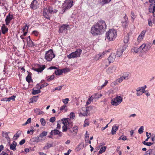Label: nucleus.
Here are the masks:
<instances>
[{"label":"nucleus","instance_id":"nucleus-1","mask_svg":"<svg viewBox=\"0 0 155 155\" xmlns=\"http://www.w3.org/2000/svg\"><path fill=\"white\" fill-rule=\"evenodd\" d=\"M106 27L105 21L101 20L92 26L91 32L94 36L100 35L104 32Z\"/></svg>","mask_w":155,"mask_h":155},{"label":"nucleus","instance_id":"nucleus-2","mask_svg":"<svg viewBox=\"0 0 155 155\" xmlns=\"http://www.w3.org/2000/svg\"><path fill=\"white\" fill-rule=\"evenodd\" d=\"M61 120L62 123L64 124L62 127L63 132L66 131L68 128L71 127L73 126L71 119L69 118H63Z\"/></svg>","mask_w":155,"mask_h":155},{"label":"nucleus","instance_id":"nucleus-3","mask_svg":"<svg viewBox=\"0 0 155 155\" xmlns=\"http://www.w3.org/2000/svg\"><path fill=\"white\" fill-rule=\"evenodd\" d=\"M117 36V32L114 29H109L106 34V38L110 41H113Z\"/></svg>","mask_w":155,"mask_h":155},{"label":"nucleus","instance_id":"nucleus-4","mask_svg":"<svg viewBox=\"0 0 155 155\" xmlns=\"http://www.w3.org/2000/svg\"><path fill=\"white\" fill-rule=\"evenodd\" d=\"M122 101V97L117 95L115 98L112 100L111 103L114 106H117L120 104Z\"/></svg>","mask_w":155,"mask_h":155},{"label":"nucleus","instance_id":"nucleus-5","mask_svg":"<svg viewBox=\"0 0 155 155\" xmlns=\"http://www.w3.org/2000/svg\"><path fill=\"white\" fill-rule=\"evenodd\" d=\"M82 52V50L78 49L74 52H73L67 55V57L68 59L74 58L78 57H80Z\"/></svg>","mask_w":155,"mask_h":155},{"label":"nucleus","instance_id":"nucleus-6","mask_svg":"<svg viewBox=\"0 0 155 155\" xmlns=\"http://www.w3.org/2000/svg\"><path fill=\"white\" fill-rule=\"evenodd\" d=\"M55 57V55L54 54L52 49H50L48 51L46 52L45 58L47 61H50Z\"/></svg>","mask_w":155,"mask_h":155},{"label":"nucleus","instance_id":"nucleus-7","mask_svg":"<svg viewBox=\"0 0 155 155\" xmlns=\"http://www.w3.org/2000/svg\"><path fill=\"white\" fill-rule=\"evenodd\" d=\"M73 2L71 0H66L63 4V6L64 11L67 9L70 8L73 5Z\"/></svg>","mask_w":155,"mask_h":155},{"label":"nucleus","instance_id":"nucleus-8","mask_svg":"<svg viewBox=\"0 0 155 155\" xmlns=\"http://www.w3.org/2000/svg\"><path fill=\"white\" fill-rule=\"evenodd\" d=\"M140 47V49L141 52L143 53L146 52L149 50L151 46L149 44L147 45L145 43H143Z\"/></svg>","mask_w":155,"mask_h":155},{"label":"nucleus","instance_id":"nucleus-9","mask_svg":"<svg viewBox=\"0 0 155 155\" xmlns=\"http://www.w3.org/2000/svg\"><path fill=\"white\" fill-rule=\"evenodd\" d=\"M128 74H127V76H122L117 79L115 81H114L113 84H114V85H116L118 84L119 83L122 82L124 79H128Z\"/></svg>","mask_w":155,"mask_h":155},{"label":"nucleus","instance_id":"nucleus-10","mask_svg":"<svg viewBox=\"0 0 155 155\" xmlns=\"http://www.w3.org/2000/svg\"><path fill=\"white\" fill-rule=\"evenodd\" d=\"M45 65L37 64L35 67L32 68L33 70L38 72H41L45 68Z\"/></svg>","mask_w":155,"mask_h":155},{"label":"nucleus","instance_id":"nucleus-11","mask_svg":"<svg viewBox=\"0 0 155 155\" xmlns=\"http://www.w3.org/2000/svg\"><path fill=\"white\" fill-rule=\"evenodd\" d=\"M90 108L91 109V107H83L82 108V110L84 111L83 112H81L79 114V116H87L88 115V111H89V108Z\"/></svg>","mask_w":155,"mask_h":155},{"label":"nucleus","instance_id":"nucleus-12","mask_svg":"<svg viewBox=\"0 0 155 155\" xmlns=\"http://www.w3.org/2000/svg\"><path fill=\"white\" fill-rule=\"evenodd\" d=\"M116 69V66L115 65H113L109 67L107 70L106 71L107 74H111L115 72Z\"/></svg>","mask_w":155,"mask_h":155},{"label":"nucleus","instance_id":"nucleus-13","mask_svg":"<svg viewBox=\"0 0 155 155\" xmlns=\"http://www.w3.org/2000/svg\"><path fill=\"white\" fill-rule=\"evenodd\" d=\"M69 26V25H68L64 24L61 25L59 27V33H61L65 32L67 30V28H68Z\"/></svg>","mask_w":155,"mask_h":155},{"label":"nucleus","instance_id":"nucleus-14","mask_svg":"<svg viewBox=\"0 0 155 155\" xmlns=\"http://www.w3.org/2000/svg\"><path fill=\"white\" fill-rule=\"evenodd\" d=\"M116 55L114 53H112L107 58L109 63L110 64L114 61L116 58Z\"/></svg>","mask_w":155,"mask_h":155},{"label":"nucleus","instance_id":"nucleus-15","mask_svg":"<svg viewBox=\"0 0 155 155\" xmlns=\"http://www.w3.org/2000/svg\"><path fill=\"white\" fill-rule=\"evenodd\" d=\"M126 49L125 46L121 47L118 49L117 51V57H120L121 56L124 51Z\"/></svg>","mask_w":155,"mask_h":155},{"label":"nucleus","instance_id":"nucleus-16","mask_svg":"<svg viewBox=\"0 0 155 155\" xmlns=\"http://www.w3.org/2000/svg\"><path fill=\"white\" fill-rule=\"evenodd\" d=\"M38 7V4L36 0H34L31 2L30 7L34 9H37Z\"/></svg>","mask_w":155,"mask_h":155},{"label":"nucleus","instance_id":"nucleus-17","mask_svg":"<svg viewBox=\"0 0 155 155\" xmlns=\"http://www.w3.org/2000/svg\"><path fill=\"white\" fill-rule=\"evenodd\" d=\"M146 32V31L145 30H143L141 32L137 38V41L138 42H140L143 39L145 35Z\"/></svg>","mask_w":155,"mask_h":155},{"label":"nucleus","instance_id":"nucleus-18","mask_svg":"<svg viewBox=\"0 0 155 155\" xmlns=\"http://www.w3.org/2000/svg\"><path fill=\"white\" fill-rule=\"evenodd\" d=\"M13 17V16L9 14L6 17V19H5V21L6 22V25H9L11 21L12 20Z\"/></svg>","mask_w":155,"mask_h":155},{"label":"nucleus","instance_id":"nucleus-19","mask_svg":"<svg viewBox=\"0 0 155 155\" xmlns=\"http://www.w3.org/2000/svg\"><path fill=\"white\" fill-rule=\"evenodd\" d=\"M149 10L150 12L153 13V16L155 17V4H151L149 8Z\"/></svg>","mask_w":155,"mask_h":155},{"label":"nucleus","instance_id":"nucleus-20","mask_svg":"<svg viewBox=\"0 0 155 155\" xmlns=\"http://www.w3.org/2000/svg\"><path fill=\"white\" fill-rule=\"evenodd\" d=\"M25 40H26L28 45L29 47H34L35 45L33 42L31 40L30 36L27 37V38L25 39Z\"/></svg>","mask_w":155,"mask_h":155},{"label":"nucleus","instance_id":"nucleus-21","mask_svg":"<svg viewBox=\"0 0 155 155\" xmlns=\"http://www.w3.org/2000/svg\"><path fill=\"white\" fill-rule=\"evenodd\" d=\"M124 20L122 21V25L124 27H127L128 25V21L127 17L125 14L124 17Z\"/></svg>","mask_w":155,"mask_h":155},{"label":"nucleus","instance_id":"nucleus-22","mask_svg":"<svg viewBox=\"0 0 155 155\" xmlns=\"http://www.w3.org/2000/svg\"><path fill=\"white\" fill-rule=\"evenodd\" d=\"M61 133V132L58 129H55L51 131L50 133V134L52 135H55L57 134L59 135L60 137H61L62 136V134H60V133Z\"/></svg>","mask_w":155,"mask_h":155},{"label":"nucleus","instance_id":"nucleus-23","mask_svg":"<svg viewBox=\"0 0 155 155\" xmlns=\"http://www.w3.org/2000/svg\"><path fill=\"white\" fill-rule=\"evenodd\" d=\"M2 33L3 34H5L8 31V28L4 24H3L2 28Z\"/></svg>","mask_w":155,"mask_h":155},{"label":"nucleus","instance_id":"nucleus-24","mask_svg":"<svg viewBox=\"0 0 155 155\" xmlns=\"http://www.w3.org/2000/svg\"><path fill=\"white\" fill-rule=\"evenodd\" d=\"M48 12L51 14H54L56 13L58 10L56 9H54L52 8L49 7L47 9Z\"/></svg>","mask_w":155,"mask_h":155},{"label":"nucleus","instance_id":"nucleus-25","mask_svg":"<svg viewBox=\"0 0 155 155\" xmlns=\"http://www.w3.org/2000/svg\"><path fill=\"white\" fill-rule=\"evenodd\" d=\"M17 145V143L15 141H14L10 145V149L11 150H16V147Z\"/></svg>","mask_w":155,"mask_h":155},{"label":"nucleus","instance_id":"nucleus-26","mask_svg":"<svg viewBox=\"0 0 155 155\" xmlns=\"http://www.w3.org/2000/svg\"><path fill=\"white\" fill-rule=\"evenodd\" d=\"M118 129V127L116 126H113L112 127L111 133L112 135H114L116 134V132Z\"/></svg>","mask_w":155,"mask_h":155},{"label":"nucleus","instance_id":"nucleus-27","mask_svg":"<svg viewBox=\"0 0 155 155\" xmlns=\"http://www.w3.org/2000/svg\"><path fill=\"white\" fill-rule=\"evenodd\" d=\"M34 111L35 113L38 114H42L43 113V112L41 111L39 108L35 109L34 110Z\"/></svg>","mask_w":155,"mask_h":155},{"label":"nucleus","instance_id":"nucleus-28","mask_svg":"<svg viewBox=\"0 0 155 155\" xmlns=\"http://www.w3.org/2000/svg\"><path fill=\"white\" fill-rule=\"evenodd\" d=\"M53 146V144H50L48 143H47L44 147L43 148L44 150H47L50 147Z\"/></svg>","mask_w":155,"mask_h":155},{"label":"nucleus","instance_id":"nucleus-29","mask_svg":"<svg viewBox=\"0 0 155 155\" xmlns=\"http://www.w3.org/2000/svg\"><path fill=\"white\" fill-rule=\"evenodd\" d=\"M67 107V106L65 104H64L60 107V110L61 111H64V112H66L68 110Z\"/></svg>","mask_w":155,"mask_h":155},{"label":"nucleus","instance_id":"nucleus-30","mask_svg":"<svg viewBox=\"0 0 155 155\" xmlns=\"http://www.w3.org/2000/svg\"><path fill=\"white\" fill-rule=\"evenodd\" d=\"M63 72L62 70L58 69L55 71L54 73L55 74L57 75H60Z\"/></svg>","mask_w":155,"mask_h":155},{"label":"nucleus","instance_id":"nucleus-31","mask_svg":"<svg viewBox=\"0 0 155 155\" xmlns=\"http://www.w3.org/2000/svg\"><path fill=\"white\" fill-rule=\"evenodd\" d=\"M132 51L135 52L136 53H137L139 52V51L141 52L140 49V47H139L138 48L136 47H134L132 49Z\"/></svg>","mask_w":155,"mask_h":155},{"label":"nucleus","instance_id":"nucleus-32","mask_svg":"<svg viewBox=\"0 0 155 155\" xmlns=\"http://www.w3.org/2000/svg\"><path fill=\"white\" fill-rule=\"evenodd\" d=\"M106 147L105 146L102 147L98 152L99 154H100L104 152L106 150Z\"/></svg>","mask_w":155,"mask_h":155},{"label":"nucleus","instance_id":"nucleus-33","mask_svg":"<svg viewBox=\"0 0 155 155\" xmlns=\"http://www.w3.org/2000/svg\"><path fill=\"white\" fill-rule=\"evenodd\" d=\"M33 91L32 92V94L33 95H35L38 94L39 93L41 92V91L39 90H35V88H33Z\"/></svg>","mask_w":155,"mask_h":155},{"label":"nucleus","instance_id":"nucleus-34","mask_svg":"<svg viewBox=\"0 0 155 155\" xmlns=\"http://www.w3.org/2000/svg\"><path fill=\"white\" fill-rule=\"evenodd\" d=\"M54 78V75H52L51 76H48L46 77V78L47 79V80L48 81H51L53 80Z\"/></svg>","mask_w":155,"mask_h":155},{"label":"nucleus","instance_id":"nucleus-35","mask_svg":"<svg viewBox=\"0 0 155 155\" xmlns=\"http://www.w3.org/2000/svg\"><path fill=\"white\" fill-rule=\"evenodd\" d=\"M131 17L132 19V21L134 22V19L136 18V15L134 12L132 11L131 12Z\"/></svg>","mask_w":155,"mask_h":155},{"label":"nucleus","instance_id":"nucleus-36","mask_svg":"<svg viewBox=\"0 0 155 155\" xmlns=\"http://www.w3.org/2000/svg\"><path fill=\"white\" fill-rule=\"evenodd\" d=\"M21 132L20 131H18L14 135V137H15L16 138V139H15V140L17 139V138L19 137L20 135L21 134Z\"/></svg>","mask_w":155,"mask_h":155},{"label":"nucleus","instance_id":"nucleus-37","mask_svg":"<svg viewBox=\"0 0 155 155\" xmlns=\"http://www.w3.org/2000/svg\"><path fill=\"white\" fill-rule=\"evenodd\" d=\"M94 96V97L95 99H98L100 97H101L102 95L101 94H99L98 93L95 94H94L93 95Z\"/></svg>","mask_w":155,"mask_h":155},{"label":"nucleus","instance_id":"nucleus-38","mask_svg":"<svg viewBox=\"0 0 155 155\" xmlns=\"http://www.w3.org/2000/svg\"><path fill=\"white\" fill-rule=\"evenodd\" d=\"M47 132L43 131L40 134L39 137L42 138L43 137L46 136L47 135Z\"/></svg>","mask_w":155,"mask_h":155},{"label":"nucleus","instance_id":"nucleus-39","mask_svg":"<svg viewBox=\"0 0 155 155\" xmlns=\"http://www.w3.org/2000/svg\"><path fill=\"white\" fill-rule=\"evenodd\" d=\"M145 91V90H144V88H142V87H138L137 89L136 90V91H137V92L140 91L142 92L143 93H144Z\"/></svg>","mask_w":155,"mask_h":155},{"label":"nucleus","instance_id":"nucleus-40","mask_svg":"<svg viewBox=\"0 0 155 155\" xmlns=\"http://www.w3.org/2000/svg\"><path fill=\"white\" fill-rule=\"evenodd\" d=\"M28 28V26H27V24H26L23 28V32H24L25 31H27Z\"/></svg>","mask_w":155,"mask_h":155},{"label":"nucleus","instance_id":"nucleus-41","mask_svg":"<svg viewBox=\"0 0 155 155\" xmlns=\"http://www.w3.org/2000/svg\"><path fill=\"white\" fill-rule=\"evenodd\" d=\"M40 121L41 124L43 126H45V125L46 122L44 119L43 118H41V119Z\"/></svg>","mask_w":155,"mask_h":155},{"label":"nucleus","instance_id":"nucleus-42","mask_svg":"<svg viewBox=\"0 0 155 155\" xmlns=\"http://www.w3.org/2000/svg\"><path fill=\"white\" fill-rule=\"evenodd\" d=\"M102 58V54H98L95 55V57L94 58V59L96 60H97L100 58Z\"/></svg>","mask_w":155,"mask_h":155},{"label":"nucleus","instance_id":"nucleus-43","mask_svg":"<svg viewBox=\"0 0 155 155\" xmlns=\"http://www.w3.org/2000/svg\"><path fill=\"white\" fill-rule=\"evenodd\" d=\"M26 81L28 82L29 83H30L31 81V78L30 76L29 75H28L26 78Z\"/></svg>","mask_w":155,"mask_h":155},{"label":"nucleus","instance_id":"nucleus-44","mask_svg":"<svg viewBox=\"0 0 155 155\" xmlns=\"http://www.w3.org/2000/svg\"><path fill=\"white\" fill-rule=\"evenodd\" d=\"M31 118H29L27 120L25 124H23L22 125L23 126L25 125H27L28 124H29V123H31Z\"/></svg>","mask_w":155,"mask_h":155},{"label":"nucleus","instance_id":"nucleus-45","mask_svg":"<svg viewBox=\"0 0 155 155\" xmlns=\"http://www.w3.org/2000/svg\"><path fill=\"white\" fill-rule=\"evenodd\" d=\"M15 96H13L9 97L8 98V101H10L11 100L14 101L15 100Z\"/></svg>","mask_w":155,"mask_h":155},{"label":"nucleus","instance_id":"nucleus-46","mask_svg":"<svg viewBox=\"0 0 155 155\" xmlns=\"http://www.w3.org/2000/svg\"><path fill=\"white\" fill-rule=\"evenodd\" d=\"M143 127L141 126L138 130V133L140 134L142 133L143 132Z\"/></svg>","mask_w":155,"mask_h":155},{"label":"nucleus","instance_id":"nucleus-47","mask_svg":"<svg viewBox=\"0 0 155 155\" xmlns=\"http://www.w3.org/2000/svg\"><path fill=\"white\" fill-rule=\"evenodd\" d=\"M129 41V37L126 36L125 37L124 39V42L125 43H128Z\"/></svg>","mask_w":155,"mask_h":155},{"label":"nucleus","instance_id":"nucleus-48","mask_svg":"<svg viewBox=\"0 0 155 155\" xmlns=\"http://www.w3.org/2000/svg\"><path fill=\"white\" fill-rule=\"evenodd\" d=\"M111 0H102V2L103 4H107L111 1Z\"/></svg>","mask_w":155,"mask_h":155},{"label":"nucleus","instance_id":"nucleus-49","mask_svg":"<svg viewBox=\"0 0 155 155\" xmlns=\"http://www.w3.org/2000/svg\"><path fill=\"white\" fill-rule=\"evenodd\" d=\"M63 102L65 104H67L68 103V101H69V99L68 98H66L65 99H63L62 100Z\"/></svg>","mask_w":155,"mask_h":155},{"label":"nucleus","instance_id":"nucleus-50","mask_svg":"<svg viewBox=\"0 0 155 155\" xmlns=\"http://www.w3.org/2000/svg\"><path fill=\"white\" fill-rule=\"evenodd\" d=\"M108 83V81L107 80H106L105 81L104 83L101 85V89H102Z\"/></svg>","mask_w":155,"mask_h":155},{"label":"nucleus","instance_id":"nucleus-51","mask_svg":"<svg viewBox=\"0 0 155 155\" xmlns=\"http://www.w3.org/2000/svg\"><path fill=\"white\" fill-rule=\"evenodd\" d=\"M89 124L88 121V120H87V119H85L84 121V127H86L88 126Z\"/></svg>","mask_w":155,"mask_h":155},{"label":"nucleus","instance_id":"nucleus-52","mask_svg":"<svg viewBox=\"0 0 155 155\" xmlns=\"http://www.w3.org/2000/svg\"><path fill=\"white\" fill-rule=\"evenodd\" d=\"M84 147V145L82 144H79L77 148L78 149V150H80L82 149L83 147Z\"/></svg>","mask_w":155,"mask_h":155},{"label":"nucleus","instance_id":"nucleus-53","mask_svg":"<svg viewBox=\"0 0 155 155\" xmlns=\"http://www.w3.org/2000/svg\"><path fill=\"white\" fill-rule=\"evenodd\" d=\"M62 87V86H60L57 87L55 88L53 90V91H54L55 90L60 91Z\"/></svg>","mask_w":155,"mask_h":155},{"label":"nucleus","instance_id":"nucleus-54","mask_svg":"<svg viewBox=\"0 0 155 155\" xmlns=\"http://www.w3.org/2000/svg\"><path fill=\"white\" fill-rule=\"evenodd\" d=\"M34 131V130L33 129H32L30 130H28L27 132V133L28 134H31L32 135L33 134Z\"/></svg>","mask_w":155,"mask_h":155},{"label":"nucleus","instance_id":"nucleus-55","mask_svg":"<svg viewBox=\"0 0 155 155\" xmlns=\"http://www.w3.org/2000/svg\"><path fill=\"white\" fill-rule=\"evenodd\" d=\"M55 120V118L54 117H52L49 120V121L51 123L54 122Z\"/></svg>","mask_w":155,"mask_h":155},{"label":"nucleus","instance_id":"nucleus-56","mask_svg":"<svg viewBox=\"0 0 155 155\" xmlns=\"http://www.w3.org/2000/svg\"><path fill=\"white\" fill-rule=\"evenodd\" d=\"M108 51H105L102 52L101 53H100L99 54H102V58L103 57L105 56V54L108 52Z\"/></svg>","mask_w":155,"mask_h":155},{"label":"nucleus","instance_id":"nucleus-57","mask_svg":"<svg viewBox=\"0 0 155 155\" xmlns=\"http://www.w3.org/2000/svg\"><path fill=\"white\" fill-rule=\"evenodd\" d=\"M73 131L75 132V133L77 132L78 127H73Z\"/></svg>","mask_w":155,"mask_h":155},{"label":"nucleus","instance_id":"nucleus-58","mask_svg":"<svg viewBox=\"0 0 155 155\" xmlns=\"http://www.w3.org/2000/svg\"><path fill=\"white\" fill-rule=\"evenodd\" d=\"M74 114L73 112H71L70 114V118L73 119L74 118Z\"/></svg>","mask_w":155,"mask_h":155},{"label":"nucleus","instance_id":"nucleus-59","mask_svg":"<svg viewBox=\"0 0 155 155\" xmlns=\"http://www.w3.org/2000/svg\"><path fill=\"white\" fill-rule=\"evenodd\" d=\"M8 135V133L7 132H2V136L5 137Z\"/></svg>","mask_w":155,"mask_h":155},{"label":"nucleus","instance_id":"nucleus-60","mask_svg":"<svg viewBox=\"0 0 155 155\" xmlns=\"http://www.w3.org/2000/svg\"><path fill=\"white\" fill-rule=\"evenodd\" d=\"M32 34H34L35 35L37 36L38 35L39 33L36 31H34L32 32Z\"/></svg>","mask_w":155,"mask_h":155},{"label":"nucleus","instance_id":"nucleus-61","mask_svg":"<svg viewBox=\"0 0 155 155\" xmlns=\"http://www.w3.org/2000/svg\"><path fill=\"white\" fill-rule=\"evenodd\" d=\"M25 142V139H23L21 140L19 142V144L20 145H22L24 144Z\"/></svg>","mask_w":155,"mask_h":155},{"label":"nucleus","instance_id":"nucleus-62","mask_svg":"<svg viewBox=\"0 0 155 155\" xmlns=\"http://www.w3.org/2000/svg\"><path fill=\"white\" fill-rule=\"evenodd\" d=\"M94 98H95L94 97V96H93V95L91 97H90L88 99H89L91 101V102H92L94 99Z\"/></svg>","mask_w":155,"mask_h":155},{"label":"nucleus","instance_id":"nucleus-63","mask_svg":"<svg viewBox=\"0 0 155 155\" xmlns=\"http://www.w3.org/2000/svg\"><path fill=\"white\" fill-rule=\"evenodd\" d=\"M38 97H33L32 98V100H34V102H36L37 101L38 98H37Z\"/></svg>","mask_w":155,"mask_h":155},{"label":"nucleus","instance_id":"nucleus-64","mask_svg":"<svg viewBox=\"0 0 155 155\" xmlns=\"http://www.w3.org/2000/svg\"><path fill=\"white\" fill-rule=\"evenodd\" d=\"M148 24L150 26H152V22L150 19H149L148 20Z\"/></svg>","mask_w":155,"mask_h":155}]
</instances>
